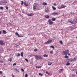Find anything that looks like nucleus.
Instances as JSON below:
<instances>
[{"instance_id": "obj_11", "label": "nucleus", "mask_w": 77, "mask_h": 77, "mask_svg": "<svg viewBox=\"0 0 77 77\" xmlns=\"http://www.w3.org/2000/svg\"><path fill=\"white\" fill-rule=\"evenodd\" d=\"M65 7H66V6L65 5H61V8H65Z\"/></svg>"}, {"instance_id": "obj_8", "label": "nucleus", "mask_w": 77, "mask_h": 77, "mask_svg": "<svg viewBox=\"0 0 77 77\" xmlns=\"http://www.w3.org/2000/svg\"><path fill=\"white\" fill-rule=\"evenodd\" d=\"M15 35H16L18 37H23V35H20L18 32H16L15 33Z\"/></svg>"}, {"instance_id": "obj_24", "label": "nucleus", "mask_w": 77, "mask_h": 77, "mask_svg": "<svg viewBox=\"0 0 77 77\" xmlns=\"http://www.w3.org/2000/svg\"><path fill=\"white\" fill-rule=\"evenodd\" d=\"M56 20V18H53L51 19L52 21H54Z\"/></svg>"}, {"instance_id": "obj_26", "label": "nucleus", "mask_w": 77, "mask_h": 77, "mask_svg": "<svg viewBox=\"0 0 77 77\" xmlns=\"http://www.w3.org/2000/svg\"><path fill=\"white\" fill-rule=\"evenodd\" d=\"M52 8L53 10H56V8L54 6H52Z\"/></svg>"}, {"instance_id": "obj_10", "label": "nucleus", "mask_w": 77, "mask_h": 77, "mask_svg": "<svg viewBox=\"0 0 77 77\" xmlns=\"http://www.w3.org/2000/svg\"><path fill=\"white\" fill-rule=\"evenodd\" d=\"M52 14L53 15H59V14L57 13H52Z\"/></svg>"}, {"instance_id": "obj_58", "label": "nucleus", "mask_w": 77, "mask_h": 77, "mask_svg": "<svg viewBox=\"0 0 77 77\" xmlns=\"http://www.w3.org/2000/svg\"><path fill=\"white\" fill-rule=\"evenodd\" d=\"M76 38L77 39V36L76 37Z\"/></svg>"}, {"instance_id": "obj_56", "label": "nucleus", "mask_w": 77, "mask_h": 77, "mask_svg": "<svg viewBox=\"0 0 77 77\" xmlns=\"http://www.w3.org/2000/svg\"><path fill=\"white\" fill-rule=\"evenodd\" d=\"M1 57H1V56H0V58Z\"/></svg>"}, {"instance_id": "obj_41", "label": "nucleus", "mask_w": 77, "mask_h": 77, "mask_svg": "<svg viewBox=\"0 0 77 77\" xmlns=\"http://www.w3.org/2000/svg\"><path fill=\"white\" fill-rule=\"evenodd\" d=\"M6 9H7V10H8V6H6Z\"/></svg>"}, {"instance_id": "obj_61", "label": "nucleus", "mask_w": 77, "mask_h": 77, "mask_svg": "<svg viewBox=\"0 0 77 77\" xmlns=\"http://www.w3.org/2000/svg\"><path fill=\"white\" fill-rule=\"evenodd\" d=\"M0 5H2V4H0Z\"/></svg>"}, {"instance_id": "obj_52", "label": "nucleus", "mask_w": 77, "mask_h": 77, "mask_svg": "<svg viewBox=\"0 0 77 77\" xmlns=\"http://www.w3.org/2000/svg\"><path fill=\"white\" fill-rule=\"evenodd\" d=\"M22 13H23V14H24L25 13V12L24 11H23Z\"/></svg>"}, {"instance_id": "obj_5", "label": "nucleus", "mask_w": 77, "mask_h": 77, "mask_svg": "<svg viewBox=\"0 0 77 77\" xmlns=\"http://www.w3.org/2000/svg\"><path fill=\"white\" fill-rule=\"evenodd\" d=\"M51 41H52V40H48L47 42L45 43V44H49V43H51Z\"/></svg>"}, {"instance_id": "obj_29", "label": "nucleus", "mask_w": 77, "mask_h": 77, "mask_svg": "<svg viewBox=\"0 0 77 77\" xmlns=\"http://www.w3.org/2000/svg\"><path fill=\"white\" fill-rule=\"evenodd\" d=\"M8 61H10V62H11L12 61V58H10V59H8Z\"/></svg>"}, {"instance_id": "obj_50", "label": "nucleus", "mask_w": 77, "mask_h": 77, "mask_svg": "<svg viewBox=\"0 0 77 77\" xmlns=\"http://www.w3.org/2000/svg\"><path fill=\"white\" fill-rule=\"evenodd\" d=\"M12 77H15V75H14L13 74H12Z\"/></svg>"}, {"instance_id": "obj_49", "label": "nucleus", "mask_w": 77, "mask_h": 77, "mask_svg": "<svg viewBox=\"0 0 77 77\" xmlns=\"http://www.w3.org/2000/svg\"><path fill=\"white\" fill-rule=\"evenodd\" d=\"M0 62H1V63H3L4 62L2 61H0Z\"/></svg>"}, {"instance_id": "obj_57", "label": "nucleus", "mask_w": 77, "mask_h": 77, "mask_svg": "<svg viewBox=\"0 0 77 77\" xmlns=\"http://www.w3.org/2000/svg\"><path fill=\"white\" fill-rule=\"evenodd\" d=\"M59 71L60 72V70Z\"/></svg>"}, {"instance_id": "obj_3", "label": "nucleus", "mask_w": 77, "mask_h": 77, "mask_svg": "<svg viewBox=\"0 0 77 77\" xmlns=\"http://www.w3.org/2000/svg\"><path fill=\"white\" fill-rule=\"evenodd\" d=\"M68 53H69V50L68 49H67L65 51H63V54H65V55H66V56H67V55H68Z\"/></svg>"}, {"instance_id": "obj_21", "label": "nucleus", "mask_w": 77, "mask_h": 77, "mask_svg": "<svg viewBox=\"0 0 77 77\" xmlns=\"http://www.w3.org/2000/svg\"><path fill=\"white\" fill-rule=\"evenodd\" d=\"M45 18H50V16H48V15H46L45 16Z\"/></svg>"}, {"instance_id": "obj_16", "label": "nucleus", "mask_w": 77, "mask_h": 77, "mask_svg": "<svg viewBox=\"0 0 77 77\" xmlns=\"http://www.w3.org/2000/svg\"><path fill=\"white\" fill-rule=\"evenodd\" d=\"M14 70L16 71L17 72H19V71L17 69V68H14Z\"/></svg>"}, {"instance_id": "obj_18", "label": "nucleus", "mask_w": 77, "mask_h": 77, "mask_svg": "<svg viewBox=\"0 0 77 77\" xmlns=\"http://www.w3.org/2000/svg\"><path fill=\"white\" fill-rule=\"evenodd\" d=\"M70 65V63H69V61H68L67 62V63H66V65H67V66H68L69 65Z\"/></svg>"}, {"instance_id": "obj_54", "label": "nucleus", "mask_w": 77, "mask_h": 77, "mask_svg": "<svg viewBox=\"0 0 77 77\" xmlns=\"http://www.w3.org/2000/svg\"><path fill=\"white\" fill-rule=\"evenodd\" d=\"M76 18L75 19L77 21V17H76Z\"/></svg>"}, {"instance_id": "obj_35", "label": "nucleus", "mask_w": 77, "mask_h": 77, "mask_svg": "<svg viewBox=\"0 0 77 77\" xmlns=\"http://www.w3.org/2000/svg\"><path fill=\"white\" fill-rule=\"evenodd\" d=\"M38 74L39 75H41V76H42L43 75L42 74H41V73H39Z\"/></svg>"}, {"instance_id": "obj_37", "label": "nucleus", "mask_w": 77, "mask_h": 77, "mask_svg": "<svg viewBox=\"0 0 77 77\" xmlns=\"http://www.w3.org/2000/svg\"><path fill=\"white\" fill-rule=\"evenodd\" d=\"M25 60H26V62H29V60H28L27 59H25Z\"/></svg>"}, {"instance_id": "obj_28", "label": "nucleus", "mask_w": 77, "mask_h": 77, "mask_svg": "<svg viewBox=\"0 0 77 77\" xmlns=\"http://www.w3.org/2000/svg\"><path fill=\"white\" fill-rule=\"evenodd\" d=\"M20 55H21V56L22 57H23V52H22L21 53V54H20Z\"/></svg>"}, {"instance_id": "obj_4", "label": "nucleus", "mask_w": 77, "mask_h": 77, "mask_svg": "<svg viewBox=\"0 0 77 77\" xmlns=\"http://www.w3.org/2000/svg\"><path fill=\"white\" fill-rule=\"evenodd\" d=\"M48 23H49V24L50 25H51V24H53V22L51 21V19H49L48 20Z\"/></svg>"}, {"instance_id": "obj_25", "label": "nucleus", "mask_w": 77, "mask_h": 77, "mask_svg": "<svg viewBox=\"0 0 77 77\" xmlns=\"http://www.w3.org/2000/svg\"><path fill=\"white\" fill-rule=\"evenodd\" d=\"M69 61V62H72V59H68Z\"/></svg>"}, {"instance_id": "obj_44", "label": "nucleus", "mask_w": 77, "mask_h": 77, "mask_svg": "<svg viewBox=\"0 0 77 77\" xmlns=\"http://www.w3.org/2000/svg\"><path fill=\"white\" fill-rule=\"evenodd\" d=\"M21 71H22L23 72H24V69H23L22 68V69H21Z\"/></svg>"}, {"instance_id": "obj_39", "label": "nucleus", "mask_w": 77, "mask_h": 77, "mask_svg": "<svg viewBox=\"0 0 77 77\" xmlns=\"http://www.w3.org/2000/svg\"><path fill=\"white\" fill-rule=\"evenodd\" d=\"M53 51H50V54H53Z\"/></svg>"}, {"instance_id": "obj_34", "label": "nucleus", "mask_w": 77, "mask_h": 77, "mask_svg": "<svg viewBox=\"0 0 77 77\" xmlns=\"http://www.w3.org/2000/svg\"><path fill=\"white\" fill-rule=\"evenodd\" d=\"M38 51V49H35L34 51H35V52H36L37 51Z\"/></svg>"}, {"instance_id": "obj_48", "label": "nucleus", "mask_w": 77, "mask_h": 77, "mask_svg": "<svg viewBox=\"0 0 77 77\" xmlns=\"http://www.w3.org/2000/svg\"><path fill=\"white\" fill-rule=\"evenodd\" d=\"M0 74H3V72L2 71H0Z\"/></svg>"}, {"instance_id": "obj_55", "label": "nucleus", "mask_w": 77, "mask_h": 77, "mask_svg": "<svg viewBox=\"0 0 77 77\" xmlns=\"http://www.w3.org/2000/svg\"><path fill=\"white\" fill-rule=\"evenodd\" d=\"M60 71H62V69H60Z\"/></svg>"}, {"instance_id": "obj_46", "label": "nucleus", "mask_w": 77, "mask_h": 77, "mask_svg": "<svg viewBox=\"0 0 77 77\" xmlns=\"http://www.w3.org/2000/svg\"><path fill=\"white\" fill-rule=\"evenodd\" d=\"M17 65V64H16V63H14L13 64V66H14L15 65Z\"/></svg>"}, {"instance_id": "obj_32", "label": "nucleus", "mask_w": 77, "mask_h": 77, "mask_svg": "<svg viewBox=\"0 0 77 77\" xmlns=\"http://www.w3.org/2000/svg\"><path fill=\"white\" fill-rule=\"evenodd\" d=\"M35 67L36 68H41V66H35Z\"/></svg>"}, {"instance_id": "obj_42", "label": "nucleus", "mask_w": 77, "mask_h": 77, "mask_svg": "<svg viewBox=\"0 0 77 77\" xmlns=\"http://www.w3.org/2000/svg\"><path fill=\"white\" fill-rule=\"evenodd\" d=\"M18 55L17 56H20V54H19V53H18Z\"/></svg>"}, {"instance_id": "obj_47", "label": "nucleus", "mask_w": 77, "mask_h": 77, "mask_svg": "<svg viewBox=\"0 0 77 77\" xmlns=\"http://www.w3.org/2000/svg\"><path fill=\"white\" fill-rule=\"evenodd\" d=\"M15 45H16L15 47H18V46H19L18 45H17L16 44H15Z\"/></svg>"}, {"instance_id": "obj_43", "label": "nucleus", "mask_w": 77, "mask_h": 77, "mask_svg": "<svg viewBox=\"0 0 77 77\" xmlns=\"http://www.w3.org/2000/svg\"><path fill=\"white\" fill-rule=\"evenodd\" d=\"M0 9H3V7H1L0 8Z\"/></svg>"}, {"instance_id": "obj_60", "label": "nucleus", "mask_w": 77, "mask_h": 77, "mask_svg": "<svg viewBox=\"0 0 77 77\" xmlns=\"http://www.w3.org/2000/svg\"><path fill=\"white\" fill-rule=\"evenodd\" d=\"M3 77H6L5 76H3Z\"/></svg>"}, {"instance_id": "obj_20", "label": "nucleus", "mask_w": 77, "mask_h": 77, "mask_svg": "<svg viewBox=\"0 0 77 77\" xmlns=\"http://www.w3.org/2000/svg\"><path fill=\"white\" fill-rule=\"evenodd\" d=\"M3 33H4V34H6L7 33V32H6V31L5 30H2Z\"/></svg>"}, {"instance_id": "obj_53", "label": "nucleus", "mask_w": 77, "mask_h": 77, "mask_svg": "<svg viewBox=\"0 0 77 77\" xmlns=\"http://www.w3.org/2000/svg\"><path fill=\"white\" fill-rule=\"evenodd\" d=\"M71 55V54H70L69 53V54H68V55H69H69Z\"/></svg>"}, {"instance_id": "obj_31", "label": "nucleus", "mask_w": 77, "mask_h": 77, "mask_svg": "<svg viewBox=\"0 0 77 77\" xmlns=\"http://www.w3.org/2000/svg\"><path fill=\"white\" fill-rule=\"evenodd\" d=\"M50 47L51 48H53V49H54V47L53 45H51L50 46Z\"/></svg>"}, {"instance_id": "obj_13", "label": "nucleus", "mask_w": 77, "mask_h": 77, "mask_svg": "<svg viewBox=\"0 0 77 77\" xmlns=\"http://www.w3.org/2000/svg\"><path fill=\"white\" fill-rule=\"evenodd\" d=\"M49 11V10L48 9V8H46L45 9V12H46V13H48V12Z\"/></svg>"}, {"instance_id": "obj_2", "label": "nucleus", "mask_w": 77, "mask_h": 77, "mask_svg": "<svg viewBox=\"0 0 77 77\" xmlns=\"http://www.w3.org/2000/svg\"><path fill=\"white\" fill-rule=\"evenodd\" d=\"M38 4L37 3H34V5H33V9L34 11H36L37 10V8H36L38 7Z\"/></svg>"}, {"instance_id": "obj_12", "label": "nucleus", "mask_w": 77, "mask_h": 77, "mask_svg": "<svg viewBox=\"0 0 77 77\" xmlns=\"http://www.w3.org/2000/svg\"><path fill=\"white\" fill-rule=\"evenodd\" d=\"M23 5H25V6H29V5H28V4L26 3V2H25L24 3H23Z\"/></svg>"}, {"instance_id": "obj_59", "label": "nucleus", "mask_w": 77, "mask_h": 77, "mask_svg": "<svg viewBox=\"0 0 77 77\" xmlns=\"http://www.w3.org/2000/svg\"><path fill=\"white\" fill-rule=\"evenodd\" d=\"M17 30H18V29H17Z\"/></svg>"}, {"instance_id": "obj_17", "label": "nucleus", "mask_w": 77, "mask_h": 77, "mask_svg": "<svg viewBox=\"0 0 77 77\" xmlns=\"http://www.w3.org/2000/svg\"><path fill=\"white\" fill-rule=\"evenodd\" d=\"M68 30H69V31H71L72 30V29L71 27H69L68 28Z\"/></svg>"}, {"instance_id": "obj_33", "label": "nucleus", "mask_w": 77, "mask_h": 77, "mask_svg": "<svg viewBox=\"0 0 77 77\" xmlns=\"http://www.w3.org/2000/svg\"><path fill=\"white\" fill-rule=\"evenodd\" d=\"M76 60V59L75 58H74V59H72V61H75Z\"/></svg>"}, {"instance_id": "obj_14", "label": "nucleus", "mask_w": 77, "mask_h": 77, "mask_svg": "<svg viewBox=\"0 0 77 77\" xmlns=\"http://www.w3.org/2000/svg\"><path fill=\"white\" fill-rule=\"evenodd\" d=\"M68 22H69V23H71V24H73V22L71 20H68Z\"/></svg>"}, {"instance_id": "obj_7", "label": "nucleus", "mask_w": 77, "mask_h": 77, "mask_svg": "<svg viewBox=\"0 0 77 77\" xmlns=\"http://www.w3.org/2000/svg\"><path fill=\"white\" fill-rule=\"evenodd\" d=\"M72 22H73V24H76V23H77V20L75 19L73 20Z\"/></svg>"}, {"instance_id": "obj_1", "label": "nucleus", "mask_w": 77, "mask_h": 77, "mask_svg": "<svg viewBox=\"0 0 77 77\" xmlns=\"http://www.w3.org/2000/svg\"><path fill=\"white\" fill-rule=\"evenodd\" d=\"M35 56L36 60H39V59L40 60H42L43 59L42 57H41L40 55H35Z\"/></svg>"}, {"instance_id": "obj_27", "label": "nucleus", "mask_w": 77, "mask_h": 77, "mask_svg": "<svg viewBox=\"0 0 77 77\" xmlns=\"http://www.w3.org/2000/svg\"><path fill=\"white\" fill-rule=\"evenodd\" d=\"M64 58H66V59L69 58V57L68 56H67V55H66L64 56Z\"/></svg>"}, {"instance_id": "obj_36", "label": "nucleus", "mask_w": 77, "mask_h": 77, "mask_svg": "<svg viewBox=\"0 0 77 77\" xmlns=\"http://www.w3.org/2000/svg\"><path fill=\"white\" fill-rule=\"evenodd\" d=\"M21 2H22L21 3V5H23V3H24V2L23 1H21Z\"/></svg>"}, {"instance_id": "obj_45", "label": "nucleus", "mask_w": 77, "mask_h": 77, "mask_svg": "<svg viewBox=\"0 0 77 77\" xmlns=\"http://www.w3.org/2000/svg\"><path fill=\"white\" fill-rule=\"evenodd\" d=\"M53 5H54V6H57V5L56 4L54 3L53 4Z\"/></svg>"}, {"instance_id": "obj_22", "label": "nucleus", "mask_w": 77, "mask_h": 77, "mask_svg": "<svg viewBox=\"0 0 77 77\" xmlns=\"http://www.w3.org/2000/svg\"><path fill=\"white\" fill-rule=\"evenodd\" d=\"M43 57H48V55H46V54H45L43 55Z\"/></svg>"}, {"instance_id": "obj_9", "label": "nucleus", "mask_w": 77, "mask_h": 77, "mask_svg": "<svg viewBox=\"0 0 77 77\" xmlns=\"http://www.w3.org/2000/svg\"><path fill=\"white\" fill-rule=\"evenodd\" d=\"M0 2L2 3H7V2H6L5 0H2Z\"/></svg>"}, {"instance_id": "obj_15", "label": "nucleus", "mask_w": 77, "mask_h": 77, "mask_svg": "<svg viewBox=\"0 0 77 77\" xmlns=\"http://www.w3.org/2000/svg\"><path fill=\"white\" fill-rule=\"evenodd\" d=\"M52 64V63L51 62H48V65H49V66L51 65Z\"/></svg>"}, {"instance_id": "obj_40", "label": "nucleus", "mask_w": 77, "mask_h": 77, "mask_svg": "<svg viewBox=\"0 0 77 77\" xmlns=\"http://www.w3.org/2000/svg\"><path fill=\"white\" fill-rule=\"evenodd\" d=\"M46 74H48L49 73H48V71H46L45 72Z\"/></svg>"}, {"instance_id": "obj_6", "label": "nucleus", "mask_w": 77, "mask_h": 77, "mask_svg": "<svg viewBox=\"0 0 77 77\" xmlns=\"http://www.w3.org/2000/svg\"><path fill=\"white\" fill-rule=\"evenodd\" d=\"M0 45H4L3 41L0 40Z\"/></svg>"}, {"instance_id": "obj_30", "label": "nucleus", "mask_w": 77, "mask_h": 77, "mask_svg": "<svg viewBox=\"0 0 77 77\" xmlns=\"http://www.w3.org/2000/svg\"><path fill=\"white\" fill-rule=\"evenodd\" d=\"M60 43L61 44V45H62V44H63V42H62V40L60 41Z\"/></svg>"}, {"instance_id": "obj_51", "label": "nucleus", "mask_w": 77, "mask_h": 77, "mask_svg": "<svg viewBox=\"0 0 77 77\" xmlns=\"http://www.w3.org/2000/svg\"><path fill=\"white\" fill-rule=\"evenodd\" d=\"M0 34H2V31H0Z\"/></svg>"}, {"instance_id": "obj_38", "label": "nucleus", "mask_w": 77, "mask_h": 77, "mask_svg": "<svg viewBox=\"0 0 77 77\" xmlns=\"http://www.w3.org/2000/svg\"><path fill=\"white\" fill-rule=\"evenodd\" d=\"M28 76V75H27V74H26L25 75V77H27Z\"/></svg>"}, {"instance_id": "obj_19", "label": "nucleus", "mask_w": 77, "mask_h": 77, "mask_svg": "<svg viewBox=\"0 0 77 77\" xmlns=\"http://www.w3.org/2000/svg\"><path fill=\"white\" fill-rule=\"evenodd\" d=\"M28 15L30 17H32L33 16V14L32 13H31L30 14H28Z\"/></svg>"}, {"instance_id": "obj_23", "label": "nucleus", "mask_w": 77, "mask_h": 77, "mask_svg": "<svg viewBox=\"0 0 77 77\" xmlns=\"http://www.w3.org/2000/svg\"><path fill=\"white\" fill-rule=\"evenodd\" d=\"M42 5H47V4L46 2L45 3V2H43L42 3Z\"/></svg>"}]
</instances>
